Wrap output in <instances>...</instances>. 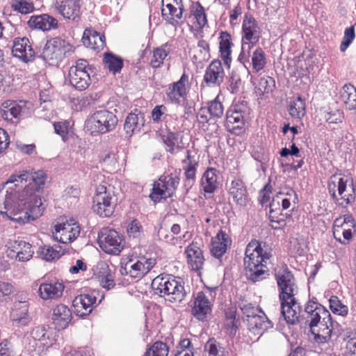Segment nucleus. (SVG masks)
Here are the masks:
<instances>
[{
	"mask_svg": "<svg viewBox=\"0 0 356 356\" xmlns=\"http://www.w3.org/2000/svg\"><path fill=\"white\" fill-rule=\"evenodd\" d=\"M42 170L13 175L0 189V211L11 220L25 224L42 216L44 207L35 193L44 184Z\"/></svg>",
	"mask_w": 356,
	"mask_h": 356,
	"instance_id": "1",
	"label": "nucleus"
},
{
	"mask_svg": "<svg viewBox=\"0 0 356 356\" xmlns=\"http://www.w3.org/2000/svg\"><path fill=\"white\" fill-rule=\"evenodd\" d=\"M245 255V271L249 280L260 282L269 275L266 264L271 255L264 250L261 243L252 241L246 247Z\"/></svg>",
	"mask_w": 356,
	"mask_h": 356,
	"instance_id": "2",
	"label": "nucleus"
},
{
	"mask_svg": "<svg viewBox=\"0 0 356 356\" xmlns=\"http://www.w3.org/2000/svg\"><path fill=\"white\" fill-rule=\"evenodd\" d=\"M152 288L156 294L170 302H181L187 294L181 279L171 275L155 277L152 282Z\"/></svg>",
	"mask_w": 356,
	"mask_h": 356,
	"instance_id": "3",
	"label": "nucleus"
},
{
	"mask_svg": "<svg viewBox=\"0 0 356 356\" xmlns=\"http://www.w3.org/2000/svg\"><path fill=\"white\" fill-rule=\"evenodd\" d=\"M261 37V31L258 22L250 13L244 15L241 29V58L245 59L249 52L259 42Z\"/></svg>",
	"mask_w": 356,
	"mask_h": 356,
	"instance_id": "4",
	"label": "nucleus"
},
{
	"mask_svg": "<svg viewBox=\"0 0 356 356\" xmlns=\"http://www.w3.org/2000/svg\"><path fill=\"white\" fill-rule=\"evenodd\" d=\"M179 181V176L177 174L170 173L161 176L159 180L154 182L149 197L154 202L157 203L163 199L166 200L172 197Z\"/></svg>",
	"mask_w": 356,
	"mask_h": 356,
	"instance_id": "5",
	"label": "nucleus"
},
{
	"mask_svg": "<svg viewBox=\"0 0 356 356\" xmlns=\"http://www.w3.org/2000/svg\"><path fill=\"white\" fill-rule=\"evenodd\" d=\"M118 119L111 111L102 109L95 111L88 120L87 127L92 132L106 134L115 129Z\"/></svg>",
	"mask_w": 356,
	"mask_h": 356,
	"instance_id": "6",
	"label": "nucleus"
},
{
	"mask_svg": "<svg viewBox=\"0 0 356 356\" xmlns=\"http://www.w3.org/2000/svg\"><path fill=\"white\" fill-rule=\"evenodd\" d=\"M92 72L88 61L79 59L75 65H72L69 70V79L71 85L79 90L88 88L90 84V73Z\"/></svg>",
	"mask_w": 356,
	"mask_h": 356,
	"instance_id": "7",
	"label": "nucleus"
},
{
	"mask_svg": "<svg viewBox=\"0 0 356 356\" xmlns=\"http://www.w3.org/2000/svg\"><path fill=\"white\" fill-rule=\"evenodd\" d=\"M104 299V295L99 291L93 290L75 297L72 302L74 314L79 317L89 315Z\"/></svg>",
	"mask_w": 356,
	"mask_h": 356,
	"instance_id": "8",
	"label": "nucleus"
},
{
	"mask_svg": "<svg viewBox=\"0 0 356 356\" xmlns=\"http://www.w3.org/2000/svg\"><path fill=\"white\" fill-rule=\"evenodd\" d=\"M115 207V200L113 193L104 186H99L93 197V211L100 217L111 216Z\"/></svg>",
	"mask_w": 356,
	"mask_h": 356,
	"instance_id": "9",
	"label": "nucleus"
},
{
	"mask_svg": "<svg viewBox=\"0 0 356 356\" xmlns=\"http://www.w3.org/2000/svg\"><path fill=\"white\" fill-rule=\"evenodd\" d=\"M99 247L106 253L119 254L124 246V239L118 232L108 228H103L98 234Z\"/></svg>",
	"mask_w": 356,
	"mask_h": 356,
	"instance_id": "10",
	"label": "nucleus"
},
{
	"mask_svg": "<svg viewBox=\"0 0 356 356\" xmlns=\"http://www.w3.org/2000/svg\"><path fill=\"white\" fill-rule=\"evenodd\" d=\"M275 277L280 291V301L294 299L295 296L298 293V288L292 273L286 268L276 273Z\"/></svg>",
	"mask_w": 356,
	"mask_h": 356,
	"instance_id": "11",
	"label": "nucleus"
},
{
	"mask_svg": "<svg viewBox=\"0 0 356 356\" xmlns=\"http://www.w3.org/2000/svg\"><path fill=\"white\" fill-rule=\"evenodd\" d=\"M156 264V259L153 258H140L134 261L130 259L126 261L120 268L122 275H129L133 278H142Z\"/></svg>",
	"mask_w": 356,
	"mask_h": 356,
	"instance_id": "12",
	"label": "nucleus"
},
{
	"mask_svg": "<svg viewBox=\"0 0 356 356\" xmlns=\"http://www.w3.org/2000/svg\"><path fill=\"white\" fill-rule=\"evenodd\" d=\"M71 49L67 42L56 37L47 41L41 56L45 60H61Z\"/></svg>",
	"mask_w": 356,
	"mask_h": 356,
	"instance_id": "13",
	"label": "nucleus"
},
{
	"mask_svg": "<svg viewBox=\"0 0 356 356\" xmlns=\"http://www.w3.org/2000/svg\"><path fill=\"white\" fill-rule=\"evenodd\" d=\"M79 234V225L71 220L55 225L53 237L56 241L66 244L75 240Z\"/></svg>",
	"mask_w": 356,
	"mask_h": 356,
	"instance_id": "14",
	"label": "nucleus"
},
{
	"mask_svg": "<svg viewBox=\"0 0 356 356\" xmlns=\"http://www.w3.org/2000/svg\"><path fill=\"white\" fill-rule=\"evenodd\" d=\"M33 253L32 245L22 240L9 242L6 250L8 257L20 262L29 261L33 257Z\"/></svg>",
	"mask_w": 356,
	"mask_h": 356,
	"instance_id": "15",
	"label": "nucleus"
},
{
	"mask_svg": "<svg viewBox=\"0 0 356 356\" xmlns=\"http://www.w3.org/2000/svg\"><path fill=\"white\" fill-rule=\"evenodd\" d=\"M249 56L245 59L241 58V54L238 56V60L243 64L248 70V73H258L264 69L267 63L266 56L264 51L261 47L256 48L252 53L251 50L246 52Z\"/></svg>",
	"mask_w": 356,
	"mask_h": 356,
	"instance_id": "16",
	"label": "nucleus"
},
{
	"mask_svg": "<svg viewBox=\"0 0 356 356\" xmlns=\"http://www.w3.org/2000/svg\"><path fill=\"white\" fill-rule=\"evenodd\" d=\"M26 103L24 101L19 102L8 100L1 104V115L2 118L12 123H17L21 116L26 113Z\"/></svg>",
	"mask_w": 356,
	"mask_h": 356,
	"instance_id": "17",
	"label": "nucleus"
},
{
	"mask_svg": "<svg viewBox=\"0 0 356 356\" xmlns=\"http://www.w3.org/2000/svg\"><path fill=\"white\" fill-rule=\"evenodd\" d=\"M29 303L26 300L15 301L10 313V320L15 327L27 326L31 321L29 314Z\"/></svg>",
	"mask_w": 356,
	"mask_h": 356,
	"instance_id": "18",
	"label": "nucleus"
},
{
	"mask_svg": "<svg viewBox=\"0 0 356 356\" xmlns=\"http://www.w3.org/2000/svg\"><path fill=\"white\" fill-rule=\"evenodd\" d=\"M225 71L220 60H213L205 70L203 81L209 87H218L224 81Z\"/></svg>",
	"mask_w": 356,
	"mask_h": 356,
	"instance_id": "19",
	"label": "nucleus"
},
{
	"mask_svg": "<svg viewBox=\"0 0 356 356\" xmlns=\"http://www.w3.org/2000/svg\"><path fill=\"white\" fill-rule=\"evenodd\" d=\"M218 171L214 168H208L203 173L200 186L204 191V197L209 198L217 191L220 186Z\"/></svg>",
	"mask_w": 356,
	"mask_h": 356,
	"instance_id": "20",
	"label": "nucleus"
},
{
	"mask_svg": "<svg viewBox=\"0 0 356 356\" xmlns=\"http://www.w3.org/2000/svg\"><path fill=\"white\" fill-rule=\"evenodd\" d=\"M198 166V161L191 155V151H186V156L182 160V168L184 174V185L187 191L195 184L196 180V172Z\"/></svg>",
	"mask_w": 356,
	"mask_h": 356,
	"instance_id": "21",
	"label": "nucleus"
},
{
	"mask_svg": "<svg viewBox=\"0 0 356 356\" xmlns=\"http://www.w3.org/2000/svg\"><path fill=\"white\" fill-rule=\"evenodd\" d=\"M12 53L15 57L19 58L25 63L32 60L35 56L29 38L25 37L15 39Z\"/></svg>",
	"mask_w": 356,
	"mask_h": 356,
	"instance_id": "22",
	"label": "nucleus"
},
{
	"mask_svg": "<svg viewBox=\"0 0 356 356\" xmlns=\"http://www.w3.org/2000/svg\"><path fill=\"white\" fill-rule=\"evenodd\" d=\"M212 304L202 291L198 292L195 298L194 305L191 309L192 314L199 321H204L211 312Z\"/></svg>",
	"mask_w": 356,
	"mask_h": 356,
	"instance_id": "23",
	"label": "nucleus"
},
{
	"mask_svg": "<svg viewBox=\"0 0 356 356\" xmlns=\"http://www.w3.org/2000/svg\"><path fill=\"white\" fill-rule=\"evenodd\" d=\"M188 81V76L184 73L179 81L169 86L166 95L172 103L179 104L181 99L186 97V84Z\"/></svg>",
	"mask_w": 356,
	"mask_h": 356,
	"instance_id": "24",
	"label": "nucleus"
},
{
	"mask_svg": "<svg viewBox=\"0 0 356 356\" xmlns=\"http://www.w3.org/2000/svg\"><path fill=\"white\" fill-rule=\"evenodd\" d=\"M72 318V312L65 305L60 304L53 309L51 319L56 329H65L71 323Z\"/></svg>",
	"mask_w": 356,
	"mask_h": 356,
	"instance_id": "25",
	"label": "nucleus"
},
{
	"mask_svg": "<svg viewBox=\"0 0 356 356\" xmlns=\"http://www.w3.org/2000/svg\"><path fill=\"white\" fill-rule=\"evenodd\" d=\"M56 8L65 19L75 20L80 15L81 0H56Z\"/></svg>",
	"mask_w": 356,
	"mask_h": 356,
	"instance_id": "26",
	"label": "nucleus"
},
{
	"mask_svg": "<svg viewBox=\"0 0 356 356\" xmlns=\"http://www.w3.org/2000/svg\"><path fill=\"white\" fill-rule=\"evenodd\" d=\"M231 242L229 235L222 230L212 239L210 252L220 263L221 258L226 252L228 246L231 245Z\"/></svg>",
	"mask_w": 356,
	"mask_h": 356,
	"instance_id": "27",
	"label": "nucleus"
},
{
	"mask_svg": "<svg viewBox=\"0 0 356 356\" xmlns=\"http://www.w3.org/2000/svg\"><path fill=\"white\" fill-rule=\"evenodd\" d=\"M31 29L47 31L58 27V20L48 14L32 15L28 21Z\"/></svg>",
	"mask_w": 356,
	"mask_h": 356,
	"instance_id": "28",
	"label": "nucleus"
},
{
	"mask_svg": "<svg viewBox=\"0 0 356 356\" xmlns=\"http://www.w3.org/2000/svg\"><path fill=\"white\" fill-rule=\"evenodd\" d=\"M259 312L261 314L256 313L250 318L245 319L250 331L256 334H260L268 328L273 327V323L267 318L265 314L261 310H259Z\"/></svg>",
	"mask_w": 356,
	"mask_h": 356,
	"instance_id": "29",
	"label": "nucleus"
},
{
	"mask_svg": "<svg viewBox=\"0 0 356 356\" xmlns=\"http://www.w3.org/2000/svg\"><path fill=\"white\" fill-rule=\"evenodd\" d=\"M241 105L232 106L226 113V125L229 129H241L244 125L245 111Z\"/></svg>",
	"mask_w": 356,
	"mask_h": 356,
	"instance_id": "30",
	"label": "nucleus"
},
{
	"mask_svg": "<svg viewBox=\"0 0 356 356\" xmlns=\"http://www.w3.org/2000/svg\"><path fill=\"white\" fill-rule=\"evenodd\" d=\"M82 41L86 47L97 51L103 49L106 46L105 36L92 29L84 31Z\"/></svg>",
	"mask_w": 356,
	"mask_h": 356,
	"instance_id": "31",
	"label": "nucleus"
},
{
	"mask_svg": "<svg viewBox=\"0 0 356 356\" xmlns=\"http://www.w3.org/2000/svg\"><path fill=\"white\" fill-rule=\"evenodd\" d=\"M282 314L287 323L293 325L299 321L300 309L296 298L281 301Z\"/></svg>",
	"mask_w": 356,
	"mask_h": 356,
	"instance_id": "32",
	"label": "nucleus"
},
{
	"mask_svg": "<svg viewBox=\"0 0 356 356\" xmlns=\"http://www.w3.org/2000/svg\"><path fill=\"white\" fill-rule=\"evenodd\" d=\"M229 193L233 200L241 207L247 204L248 201V195L246 187L241 179H234L231 182L229 188Z\"/></svg>",
	"mask_w": 356,
	"mask_h": 356,
	"instance_id": "33",
	"label": "nucleus"
},
{
	"mask_svg": "<svg viewBox=\"0 0 356 356\" xmlns=\"http://www.w3.org/2000/svg\"><path fill=\"white\" fill-rule=\"evenodd\" d=\"M63 290L64 286L62 283H42L39 286L38 293L42 299L50 300L60 297Z\"/></svg>",
	"mask_w": 356,
	"mask_h": 356,
	"instance_id": "34",
	"label": "nucleus"
},
{
	"mask_svg": "<svg viewBox=\"0 0 356 356\" xmlns=\"http://www.w3.org/2000/svg\"><path fill=\"white\" fill-rule=\"evenodd\" d=\"M165 149L171 154H175L183 149L179 145V134L177 132L168 131L161 136Z\"/></svg>",
	"mask_w": 356,
	"mask_h": 356,
	"instance_id": "35",
	"label": "nucleus"
},
{
	"mask_svg": "<svg viewBox=\"0 0 356 356\" xmlns=\"http://www.w3.org/2000/svg\"><path fill=\"white\" fill-rule=\"evenodd\" d=\"M220 39V41L219 48L221 58L224 61V63L227 67V68H229L232 61L231 46L232 44L230 41L231 35L227 32H221Z\"/></svg>",
	"mask_w": 356,
	"mask_h": 356,
	"instance_id": "36",
	"label": "nucleus"
},
{
	"mask_svg": "<svg viewBox=\"0 0 356 356\" xmlns=\"http://www.w3.org/2000/svg\"><path fill=\"white\" fill-rule=\"evenodd\" d=\"M52 331L49 327L44 325H38L35 327L31 331V336L35 341L40 342L44 346L52 345L54 339L51 337Z\"/></svg>",
	"mask_w": 356,
	"mask_h": 356,
	"instance_id": "37",
	"label": "nucleus"
},
{
	"mask_svg": "<svg viewBox=\"0 0 356 356\" xmlns=\"http://www.w3.org/2000/svg\"><path fill=\"white\" fill-rule=\"evenodd\" d=\"M186 252L193 269L196 270L201 269L204 264V257L200 248L196 244L192 243L187 247Z\"/></svg>",
	"mask_w": 356,
	"mask_h": 356,
	"instance_id": "38",
	"label": "nucleus"
},
{
	"mask_svg": "<svg viewBox=\"0 0 356 356\" xmlns=\"http://www.w3.org/2000/svg\"><path fill=\"white\" fill-rule=\"evenodd\" d=\"M170 51L171 45L168 42L155 48L152 51V58L150 60V65L153 68L160 67Z\"/></svg>",
	"mask_w": 356,
	"mask_h": 356,
	"instance_id": "39",
	"label": "nucleus"
},
{
	"mask_svg": "<svg viewBox=\"0 0 356 356\" xmlns=\"http://www.w3.org/2000/svg\"><path fill=\"white\" fill-rule=\"evenodd\" d=\"M39 257L47 261L58 259L63 254L62 248L60 245H44L39 247L37 251Z\"/></svg>",
	"mask_w": 356,
	"mask_h": 356,
	"instance_id": "40",
	"label": "nucleus"
},
{
	"mask_svg": "<svg viewBox=\"0 0 356 356\" xmlns=\"http://www.w3.org/2000/svg\"><path fill=\"white\" fill-rule=\"evenodd\" d=\"M166 8L168 10V14L165 13V9H162V16L168 21V22L173 26L179 24V20L182 18L184 7L183 5L176 8L171 3L166 4Z\"/></svg>",
	"mask_w": 356,
	"mask_h": 356,
	"instance_id": "41",
	"label": "nucleus"
},
{
	"mask_svg": "<svg viewBox=\"0 0 356 356\" xmlns=\"http://www.w3.org/2000/svg\"><path fill=\"white\" fill-rule=\"evenodd\" d=\"M104 64L106 68L115 74L121 71L123 67V60L120 56L108 52L104 54Z\"/></svg>",
	"mask_w": 356,
	"mask_h": 356,
	"instance_id": "42",
	"label": "nucleus"
},
{
	"mask_svg": "<svg viewBox=\"0 0 356 356\" xmlns=\"http://www.w3.org/2000/svg\"><path fill=\"white\" fill-rule=\"evenodd\" d=\"M198 126L204 131L209 130L210 125L216 126V121L207 107H201L196 115Z\"/></svg>",
	"mask_w": 356,
	"mask_h": 356,
	"instance_id": "43",
	"label": "nucleus"
},
{
	"mask_svg": "<svg viewBox=\"0 0 356 356\" xmlns=\"http://www.w3.org/2000/svg\"><path fill=\"white\" fill-rule=\"evenodd\" d=\"M288 111L293 118L300 119L305 115V103L304 100L298 97L291 100L289 103Z\"/></svg>",
	"mask_w": 356,
	"mask_h": 356,
	"instance_id": "44",
	"label": "nucleus"
},
{
	"mask_svg": "<svg viewBox=\"0 0 356 356\" xmlns=\"http://www.w3.org/2000/svg\"><path fill=\"white\" fill-rule=\"evenodd\" d=\"M332 325H327L318 329H313V336L315 342L321 344L327 343L331 339Z\"/></svg>",
	"mask_w": 356,
	"mask_h": 356,
	"instance_id": "45",
	"label": "nucleus"
},
{
	"mask_svg": "<svg viewBox=\"0 0 356 356\" xmlns=\"http://www.w3.org/2000/svg\"><path fill=\"white\" fill-rule=\"evenodd\" d=\"M191 13L196 19L199 28H203L207 24L204 8L200 2L197 1L192 5Z\"/></svg>",
	"mask_w": 356,
	"mask_h": 356,
	"instance_id": "46",
	"label": "nucleus"
},
{
	"mask_svg": "<svg viewBox=\"0 0 356 356\" xmlns=\"http://www.w3.org/2000/svg\"><path fill=\"white\" fill-rule=\"evenodd\" d=\"M280 205V201L278 200L277 203H275V199L273 200L272 202L270 203V211H269V219L272 223H275V225H271V227L276 229L280 228V226L284 225V220L282 218H280L277 215L279 214L280 209L277 211V206Z\"/></svg>",
	"mask_w": 356,
	"mask_h": 356,
	"instance_id": "47",
	"label": "nucleus"
},
{
	"mask_svg": "<svg viewBox=\"0 0 356 356\" xmlns=\"http://www.w3.org/2000/svg\"><path fill=\"white\" fill-rule=\"evenodd\" d=\"M330 308L332 313L341 316H347L348 307L342 303L337 296H332L329 300Z\"/></svg>",
	"mask_w": 356,
	"mask_h": 356,
	"instance_id": "48",
	"label": "nucleus"
},
{
	"mask_svg": "<svg viewBox=\"0 0 356 356\" xmlns=\"http://www.w3.org/2000/svg\"><path fill=\"white\" fill-rule=\"evenodd\" d=\"M168 347L161 341L155 342L145 353L144 356H168Z\"/></svg>",
	"mask_w": 356,
	"mask_h": 356,
	"instance_id": "49",
	"label": "nucleus"
},
{
	"mask_svg": "<svg viewBox=\"0 0 356 356\" xmlns=\"http://www.w3.org/2000/svg\"><path fill=\"white\" fill-rule=\"evenodd\" d=\"M277 198L281 199L282 209H289L290 207L291 202H293L295 203V201L297 199L295 191L291 188L286 189V193L284 191L280 192L277 195Z\"/></svg>",
	"mask_w": 356,
	"mask_h": 356,
	"instance_id": "50",
	"label": "nucleus"
},
{
	"mask_svg": "<svg viewBox=\"0 0 356 356\" xmlns=\"http://www.w3.org/2000/svg\"><path fill=\"white\" fill-rule=\"evenodd\" d=\"M138 125L139 122L138 115L134 113H129L127 115L124 124V129L127 135L131 136L134 131L138 128Z\"/></svg>",
	"mask_w": 356,
	"mask_h": 356,
	"instance_id": "51",
	"label": "nucleus"
},
{
	"mask_svg": "<svg viewBox=\"0 0 356 356\" xmlns=\"http://www.w3.org/2000/svg\"><path fill=\"white\" fill-rule=\"evenodd\" d=\"M275 81L270 76L262 77L259 79L257 89L262 94H268L274 90Z\"/></svg>",
	"mask_w": 356,
	"mask_h": 356,
	"instance_id": "52",
	"label": "nucleus"
},
{
	"mask_svg": "<svg viewBox=\"0 0 356 356\" xmlns=\"http://www.w3.org/2000/svg\"><path fill=\"white\" fill-rule=\"evenodd\" d=\"M12 8L14 10L22 14H28L34 10L32 2L26 0H15L12 2Z\"/></svg>",
	"mask_w": 356,
	"mask_h": 356,
	"instance_id": "53",
	"label": "nucleus"
},
{
	"mask_svg": "<svg viewBox=\"0 0 356 356\" xmlns=\"http://www.w3.org/2000/svg\"><path fill=\"white\" fill-rule=\"evenodd\" d=\"M355 38V31L354 26H350V27L346 28L344 31V35L340 44L341 51H345L353 42Z\"/></svg>",
	"mask_w": 356,
	"mask_h": 356,
	"instance_id": "54",
	"label": "nucleus"
},
{
	"mask_svg": "<svg viewBox=\"0 0 356 356\" xmlns=\"http://www.w3.org/2000/svg\"><path fill=\"white\" fill-rule=\"evenodd\" d=\"M207 108L209 114L213 118L216 122V119L221 118L223 115L222 104L217 99V98L209 102Z\"/></svg>",
	"mask_w": 356,
	"mask_h": 356,
	"instance_id": "55",
	"label": "nucleus"
},
{
	"mask_svg": "<svg viewBox=\"0 0 356 356\" xmlns=\"http://www.w3.org/2000/svg\"><path fill=\"white\" fill-rule=\"evenodd\" d=\"M127 232L129 237L139 239L143 235V228L138 220H134L128 225Z\"/></svg>",
	"mask_w": 356,
	"mask_h": 356,
	"instance_id": "56",
	"label": "nucleus"
},
{
	"mask_svg": "<svg viewBox=\"0 0 356 356\" xmlns=\"http://www.w3.org/2000/svg\"><path fill=\"white\" fill-rule=\"evenodd\" d=\"M204 348L208 352L209 356H220V353L223 352V348L213 338L209 339Z\"/></svg>",
	"mask_w": 356,
	"mask_h": 356,
	"instance_id": "57",
	"label": "nucleus"
},
{
	"mask_svg": "<svg viewBox=\"0 0 356 356\" xmlns=\"http://www.w3.org/2000/svg\"><path fill=\"white\" fill-rule=\"evenodd\" d=\"M324 121L328 123H338L341 122L343 118V113L339 110L334 112H324Z\"/></svg>",
	"mask_w": 356,
	"mask_h": 356,
	"instance_id": "58",
	"label": "nucleus"
},
{
	"mask_svg": "<svg viewBox=\"0 0 356 356\" xmlns=\"http://www.w3.org/2000/svg\"><path fill=\"white\" fill-rule=\"evenodd\" d=\"M167 111L164 105H157L152 111V118L154 122L159 123L162 120L163 115Z\"/></svg>",
	"mask_w": 356,
	"mask_h": 356,
	"instance_id": "59",
	"label": "nucleus"
},
{
	"mask_svg": "<svg viewBox=\"0 0 356 356\" xmlns=\"http://www.w3.org/2000/svg\"><path fill=\"white\" fill-rule=\"evenodd\" d=\"M317 312H318L321 315V318L322 320L321 323L324 325H325V324L332 325L333 322L330 312L321 305H317Z\"/></svg>",
	"mask_w": 356,
	"mask_h": 356,
	"instance_id": "60",
	"label": "nucleus"
},
{
	"mask_svg": "<svg viewBox=\"0 0 356 356\" xmlns=\"http://www.w3.org/2000/svg\"><path fill=\"white\" fill-rule=\"evenodd\" d=\"M197 47L200 49L201 59H208L210 57L209 44L204 40H200L197 42Z\"/></svg>",
	"mask_w": 356,
	"mask_h": 356,
	"instance_id": "61",
	"label": "nucleus"
},
{
	"mask_svg": "<svg viewBox=\"0 0 356 356\" xmlns=\"http://www.w3.org/2000/svg\"><path fill=\"white\" fill-rule=\"evenodd\" d=\"M100 284L107 290L114 288L115 283L113 275L110 273H107L105 275L102 276L100 280Z\"/></svg>",
	"mask_w": 356,
	"mask_h": 356,
	"instance_id": "62",
	"label": "nucleus"
},
{
	"mask_svg": "<svg viewBox=\"0 0 356 356\" xmlns=\"http://www.w3.org/2000/svg\"><path fill=\"white\" fill-rule=\"evenodd\" d=\"M272 186L270 184H267L264 188L260 191V203L262 206L267 204L270 200V195L271 193Z\"/></svg>",
	"mask_w": 356,
	"mask_h": 356,
	"instance_id": "63",
	"label": "nucleus"
},
{
	"mask_svg": "<svg viewBox=\"0 0 356 356\" xmlns=\"http://www.w3.org/2000/svg\"><path fill=\"white\" fill-rule=\"evenodd\" d=\"M241 309L243 314L245 316V319L250 318V316H252L256 313H259V311L260 310L258 308L254 307L250 303L243 304L241 306Z\"/></svg>",
	"mask_w": 356,
	"mask_h": 356,
	"instance_id": "64",
	"label": "nucleus"
}]
</instances>
